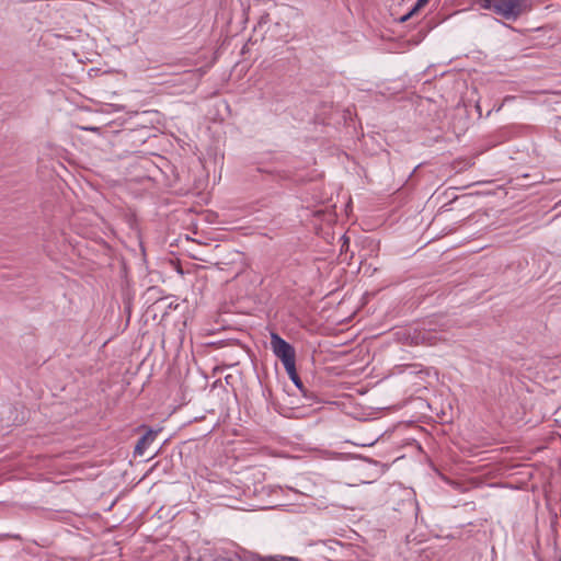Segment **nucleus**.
Masks as SVG:
<instances>
[{
  "instance_id": "2",
  "label": "nucleus",
  "mask_w": 561,
  "mask_h": 561,
  "mask_svg": "<svg viewBox=\"0 0 561 561\" xmlns=\"http://www.w3.org/2000/svg\"><path fill=\"white\" fill-rule=\"evenodd\" d=\"M271 348L275 356L283 363L284 368L289 369L291 363L296 362L295 348L274 332L271 333Z\"/></svg>"
},
{
  "instance_id": "5",
  "label": "nucleus",
  "mask_w": 561,
  "mask_h": 561,
  "mask_svg": "<svg viewBox=\"0 0 561 561\" xmlns=\"http://www.w3.org/2000/svg\"><path fill=\"white\" fill-rule=\"evenodd\" d=\"M286 373L288 374L291 381L300 389L302 390V382L296 371V362L291 363V367L285 368Z\"/></svg>"
},
{
  "instance_id": "8",
  "label": "nucleus",
  "mask_w": 561,
  "mask_h": 561,
  "mask_svg": "<svg viewBox=\"0 0 561 561\" xmlns=\"http://www.w3.org/2000/svg\"><path fill=\"white\" fill-rule=\"evenodd\" d=\"M343 243H342V247H341V251H343L344 249H346L348 247V239L343 237Z\"/></svg>"
},
{
  "instance_id": "7",
  "label": "nucleus",
  "mask_w": 561,
  "mask_h": 561,
  "mask_svg": "<svg viewBox=\"0 0 561 561\" xmlns=\"http://www.w3.org/2000/svg\"><path fill=\"white\" fill-rule=\"evenodd\" d=\"M274 561H298V560L295 558H291V557L274 556Z\"/></svg>"
},
{
  "instance_id": "11",
  "label": "nucleus",
  "mask_w": 561,
  "mask_h": 561,
  "mask_svg": "<svg viewBox=\"0 0 561 561\" xmlns=\"http://www.w3.org/2000/svg\"><path fill=\"white\" fill-rule=\"evenodd\" d=\"M427 342H428V344H435V341H433V340H432V337H430V339L427 340Z\"/></svg>"
},
{
  "instance_id": "10",
  "label": "nucleus",
  "mask_w": 561,
  "mask_h": 561,
  "mask_svg": "<svg viewBox=\"0 0 561 561\" xmlns=\"http://www.w3.org/2000/svg\"><path fill=\"white\" fill-rule=\"evenodd\" d=\"M184 561H199V560H198V559H195V558H191V557H190V558H187V559H186V560H184Z\"/></svg>"
},
{
  "instance_id": "4",
  "label": "nucleus",
  "mask_w": 561,
  "mask_h": 561,
  "mask_svg": "<svg viewBox=\"0 0 561 561\" xmlns=\"http://www.w3.org/2000/svg\"><path fill=\"white\" fill-rule=\"evenodd\" d=\"M240 561H274V556H262L259 553H247L240 558Z\"/></svg>"
},
{
  "instance_id": "6",
  "label": "nucleus",
  "mask_w": 561,
  "mask_h": 561,
  "mask_svg": "<svg viewBox=\"0 0 561 561\" xmlns=\"http://www.w3.org/2000/svg\"><path fill=\"white\" fill-rule=\"evenodd\" d=\"M430 0H417L413 7V9L402 18V21H407L411 15H413L415 12H417L421 8L426 5Z\"/></svg>"
},
{
  "instance_id": "1",
  "label": "nucleus",
  "mask_w": 561,
  "mask_h": 561,
  "mask_svg": "<svg viewBox=\"0 0 561 561\" xmlns=\"http://www.w3.org/2000/svg\"><path fill=\"white\" fill-rule=\"evenodd\" d=\"M477 4L507 21H516L531 10L533 0H477Z\"/></svg>"
},
{
  "instance_id": "9",
  "label": "nucleus",
  "mask_w": 561,
  "mask_h": 561,
  "mask_svg": "<svg viewBox=\"0 0 561 561\" xmlns=\"http://www.w3.org/2000/svg\"><path fill=\"white\" fill-rule=\"evenodd\" d=\"M84 129L91 130V131H96L99 128L98 127H85Z\"/></svg>"
},
{
  "instance_id": "3",
  "label": "nucleus",
  "mask_w": 561,
  "mask_h": 561,
  "mask_svg": "<svg viewBox=\"0 0 561 561\" xmlns=\"http://www.w3.org/2000/svg\"><path fill=\"white\" fill-rule=\"evenodd\" d=\"M157 433V431L148 430L146 434L137 442L135 446V454L138 456H144L147 448L156 439Z\"/></svg>"
}]
</instances>
